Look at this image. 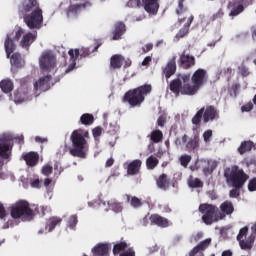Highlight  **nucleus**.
Here are the masks:
<instances>
[{"label":"nucleus","mask_w":256,"mask_h":256,"mask_svg":"<svg viewBox=\"0 0 256 256\" xmlns=\"http://www.w3.org/2000/svg\"><path fill=\"white\" fill-rule=\"evenodd\" d=\"M146 165H147L148 169H155V167H157V165H159V160L155 156H150L146 160Z\"/></svg>","instance_id":"nucleus-46"},{"label":"nucleus","mask_w":256,"mask_h":256,"mask_svg":"<svg viewBox=\"0 0 256 256\" xmlns=\"http://www.w3.org/2000/svg\"><path fill=\"white\" fill-rule=\"evenodd\" d=\"M193 15H191L188 19L187 22L184 24V26L179 30V32L176 34V41H179L180 39H183L185 35L189 33V27H191V23H193Z\"/></svg>","instance_id":"nucleus-27"},{"label":"nucleus","mask_w":256,"mask_h":256,"mask_svg":"<svg viewBox=\"0 0 256 256\" xmlns=\"http://www.w3.org/2000/svg\"><path fill=\"white\" fill-rule=\"evenodd\" d=\"M207 77V71L205 69H198L192 75V83H191V75L190 74H180L177 79L173 80L170 83V90L176 95H195L203 83H205V78Z\"/></svg>","instance_id":"nucleus-1"},{"label":"nucleus","mask_w":256,"mask_h":256,"mask_svg":"<svg viewBox=\"0 0 256 256\" xmlns=\"http://www.w3.org/2000/svg\"><path fill=\"white\" fill-rule=\"evenodd\" d=\"M249 231V228L247 226L240 229L239 234L237 235V241H241L247 237V233Z\"/></svg>","instance_id":"nucleus-51"},{"label":"nucleus","mask_w":256,"mask_h":256,"mask_svg":"<svg viewBox=\"0 0 256 256\" xmlns=\"http://www.w3.org/2000/svg\"><path fill=\"white\" fill-rule=\"evenodd\" d=\"M224 177L227 181V183H231L232 187H235V189H232L230 191V197L237 198L239 197V190L243 185H245V181L249 179L247 174L243 172V170H239V167L232 166L230 168H227L224 171Z\"/></svg>","instance_id":"nucleus-2"},{"label":"nucleus","mask_w":256,"mask_h":256,"mask_svg":"<svg viewBox=\"0 0 256 256\" xmlns=\"http://www.w3.org/2000/svg\"><path fill=\"white\" fill-rule=\"evenodd\" d=\"M24 23L29 29H41L43 27V10L36 8L33 12L24 15Z\"/></svg>","instance_id":"nucleus-9"},{"label":"nucleus","mask_w":256,"mask_h":256,"mask_svg":"<svg viewBox=\"0 0 256 256\" xmlns=\"http://www.w3.org/2000/svg\"><path fill=\"white\" fill-rule=\"evenodd\" d=\"M108 207L110 211H113L114 213H121V211H123V206L116 200H109Z\"/></svg>","instance_id":"nucleus-41"},{"label":"nucleus","mask_w":256,"mask_h":256,"mask_svg":"<svg viewBox=\"0 0 256 256\" xmlns=\"http://www.w3.org/2000/svg\"><path fill=\"white\" fill-rule=\"evenodd\" d=\"M222 256H233V252H231V250H226L222 252Z\"/></svg>","instance_id":"nucleus-64"},{"label":"nucleus","mask_w":256,"mask_h":256,"mask_svg":"<svg viewBox=\"0 0 256 256\" xmlns=\"http://www.w3.org/2000/svg\"><path fill=\"white\" fill-rule=\"evenodd\" d=\"M24 160L26 161V165L29 167H35L39 161V154L29 152L28 154L24 155Z\"/></svg>","instance_id":"nucleus-30"},{"label":"nucleus","mask_w":256,"mask_h":256,"mask_svg":"<svg viewBox=\"0 0 256 256\" xmlns=\"http://www.w3.org/2000/svg\"><path fill=\"white\" fill-rule=\"evenodd\" d=\"M248 190L251 192L256 191V178L249 181Z\"/></svg>","instance_id":"nucleus-57"},{"label":"nucleus","mask_w":256,"mask_h":256,"mask_svg":"<svg viewBox=\"0 0 256 256\" xmlns=\"http://www.w3.org/2000/svg\"><path fill=\"white\" fill-rule=\"evenodd\" d=\"M152 143H161L163 141V132L161 130H153L150 134Z\"/></svg>","instance_id":"nucleus-40"},{"label":"nucleus","mask_w":256,"mask_h":256,"mask_svg":"<svg viewBox=\"0 0 256 256\" xmlns=\"http://www.w3.org/2000/svg\"><path fill=\"white\" fill-rule=\"evenodd\" d=\"M199 136L194 133V137L189 139V136L184 135L182 142L186 145V151H197L199 149Z\"/></svg>","instance_id":"nucleus-17"},{"label":"nucleus","mask_w":256,"mask_h":256,"mask_svg":"<svg viewBox=\"0 0 256 256\" xmlns=\"http://www.w3.org/2000/svg\"><path fill=\"white\" fill-rule=\"evenodd\" d=\"M223 15H225L223 10H218L217 13L213 15V21H215L216 19H223Z\"/></svg>","instance_id":"nucleus-60"},{"label":"nucleus","mask_w":256,"mask_h":256,"mask_svg":"<svg viewBox=\"0 0 256 256\" xmlns=\"http://www.w3.org/2000/svg\"><path fill=\"white\" fill-rule=\"evenodd\" d=\"M11 71H17L21 67H25V59L19 53H13L10 58Z\"/></svg>","instance_id":"nucleus-21"},{"label":"nucleus","mask_w":256,"mask_h":256,"mask_svg":"<svg viewBox=\"0 0 256 256\" xmlns=\"http://www.w3.org/2000/svg\"><path fill=\"white\" fill-rule=\"evenodd\" d=\"M62 221L63 219L59 217H51L50 219L47 220L45 229L38 231V233H51V231H53L55 227H57V225H61Z\"/></svg>","instance_id":"nucleus-24"},{"label":"nucleus","mask_w":256,"mask_h":256,"mask_svg":"<svg viewBox=\"0 0 256 256\" xmlns=\"http://www.w3.org/2000/svg\"><path fill=\"white\" fill-rule=\"evenodd\" d=\"M241 109H242L243 113H249V111L253 110V103H248V104L242 106Z\"/></svg>","instance_id":"nucleus-58"},{"label":"nucleus","mask_w":256,"mask_h":256,"mask_svg":"<svg viewBox=\"0 0 256 256\" xmlns=\"http://www.w3.org/2000/svg\"><path fill=\"white\" fill-rule=\"evenodd\" d=\"M238 73L240 75H242V77H249V75H251V72L249 71V67L245 66L244 63H242L239 67H238Z\"/></svg>","instance_id":"nucleus-49"},{"label":"nucleus","mask_w":256,"mask_h":256,"mask_svg":"<svg viewBox=\"0 0 256 256\" xmlns=\"http://www.w3.org/2000/svg\"><path fill=\"white\" fill-rule=\"evenodd\" d=\"M141 160H134L128 165L127 173L128 175H137L141 169Z\"/></svg>","instance_id":"nucleus-33"},{"label":"nucleus","mask_w":256,"mask_h":256,"mask_svg":"<svg viewBox=\"0 0 256 256\" xmlns=\"http://www.w3.org/2000/svg\"><path fill=\"white\" fill-rule=\"evenodd\" d=\"M149 63H151V56H146L142 61V65L145 67L146 65H149Z\"/></svg>","instance_id":"nucleus-62"},{"label":"nucleus","mask_w":256,"mask_h":256,"mask_svg":"<svg viewBox=\"0 0 256 256\" xmlns=\"http://www.w3.org/2000/svg\"><path fill=\"white\" fill-rule=\"evenodd\" d=\"M123 61H125V58L123 57V55L116 54L111 57L110 65L112 69H121V66L123 65Z\"/></svg>","instance_id":"nucleus-31"},{"label":"nucleus","mask_w":256,"mask_h":256,"mask_svg":"<svg viewBox=\"0 0 256 256\" xmlns=\"http://www.w3.org/2000/svg\"><path fill=\"white\" fill-rule=\"evenodd\" d=\"M233 70L231 69V67H228V68H224V69H219L218 70V73H228V74H231V72H232Z\"/></svg>","instance_id":"nucleus-61"},{"label":"nucleus","mask_w":256,"mask_h":256,"mask_svg":"<svg viewBox=\"0 0 256 256\" xmlns=\"http://www.w3.org/2000/svg\"><path fill=\"white\" fill-rule=\"evenodd\" d=\"M245 5H247V0H232L229 2V17H237V15H241V13L245 11Z\"/></svg>","instance_id":"nucleus-13"},{"label":"nucleus","mask_w":256,"mask_h":256,"mask_svg":"<svg viewBox=\"0 0 256 256\" xmlns=\"http://www.w3.org/2000/svg\"><path fill=\"white\" fill-rule=\"evenodd\" d=\"M53 173V167L49 164H46L42 168V174L45 175L46 177H49Z\"/></svg>","instance_id":"nucleus-53"},{"label":"nucleus","mask_w":256,"mask_h":256,"mask_svg":"<svg viewBox=\"0 0 256 256\" xmlns=\"http://www.w3.org/2000/svg\"><path fill=\"white\" fill-rule=\"evenodd\" d=\"M150 221L153 225H157L158 227H169V220L157 214L151 215Z\"/></svg>","instance_id":"nucleus-28"},{"label":"nucleus","mask_w":256,"mask_h":256,"mask_svg":"<svg viewBox=\"0 0 256 256\" xmlns=\"http://www.w3.org/2000/svg\"><path fill=\"white\" fill-rule=\"evenodd\" d=\"M180 62L183 69H189V67H193V65H195V57L188 54H183L180 57Z\"/></svg>","instance_id":"nucleus-29"},{"label":"nucleus","mask_w":256,"mask_h":256,"mask_svg":"<svg viewBox=\"0 0 256 256\" xmlns=\"http://www.w3.org/2000/svg\"><path fill=\"white\" fill-rule=\"evenodd\" d=\"M6 55L9 58L11 56V53H13L16 49L15 43H13V40L9 38V35H7V39L4 43Z\"/></svg>","instance_id":"nucleus-37"},{"label":"nucleus","mask_w":256,"mask_h":256,"mask_svg":"<svg viewBox=\"0 0 256 256\" xmlns=\"http://www.w3.org/2000/svg\"><path fill=\"white\" fill-rule=\"evenodd\" d=\"M31 187L33 189H39L41 187V182L39 181V178H36L31 182Z\"/></svg>","instance_id":"nucleus-59"},{"label":"nucleus","mask_w":256,"mask_h":256,"mask_svg":"<svg viewBox=\"0 0 256 256\" xmlns=\"http://www.w3.org/2000/svg\"><path fill=\"white\" fill-rule=\"evenodd\" d=\"M253 149V142L251 141H244L241 143L240 147L238 148V152L240 155L247 153V151H251Z\"/></svg>","instance_id":"nucleus-42"},{"label":"nucleus","mask_w":256,"mask_h":256,"mask_svg":"<svg viewBox=\"0 0 256 256\" xmlns=\"http://www.w3.org/2000/svg\"><path fill=\"white\" fill-rule=\"evenodd\" d=\"M130 203L134 207V209H139V207L143 205V203H141V200L137 197H132Z\"/></svg>","instance_id":"nucleus-54"},{"label":"nucleus","mask_w":256,"mask_h":256,"mask_svg":"<svg viewBox=\"0 0 256 256\" xmlns=\"http://www.w3.org/2000/svg\"><path fill=\"white\" fill-rule=\"evenodd\" d=\"M22 9L25 13H32L36 9H41L37 0H24L22 3Z\"/></svg>","instance_id":"nucleus-26"},{"label":"nucleus","mask_w":256,"mask_h":256,"mask_svg":"<svg viewBox=\"0 0 256 256\" xmlns=\"http://www.w3.org/2000/svg\"><path fill=\"white\" fill-rule=\"evenodd\" d=\"M127 31V27L123 22H116L114 24V29L112 31V40L113 41H119L123 35H125V32Z\"/></svg>","instance_id":"nucleus-22"},{"label":"nucleus","mask_w":256,"mask_h":256,"mask_svg":"<svg viewBox=\"0 0 256 256\" xmlns=\"http://www.w3.org/2000/svg\"><path fill=\"white\" fill-rule=\"evenodd\" d=\"M189 187H192L193 189L203 187V182L199 180V178H190L188 181Z\"/></svg>","instance_id":"nucleus-48"},{"label":"nucleus","mask_w":256,"mask_h":256,"mask_svg":"<svg viewBox=\"0 0 256 256\" xmlns=\"http://www.w3.org/2000/svg\"><path fill=\"white\" fill-rule=\"evenodd\" d=\"M199 211L202 213V220L206 225H212L217 221V217H215L217 208H215V206L210 204H201L199 206Z\"/></svg>","instance_id":"nucleus-12"},{"label":"nucleus","mask_w":256,"mask_h":256,"mask_svg":"<svg viewBox=\"0 0 256 256\" xmlns=\"http://www.w3.org/2000/svg\"><path fill=\"white\" fill-rule=\"evenodd\" d=\"M127 6L132 8L143 7V0H129Z\"/></svg>","instance_id":"nucleus-52"},{"label":"nucleus","mask_w":256,"mask_h":256,"mask_svg":"<svg viewBox=\"0 0 256 256\" xmlns=\"http://www.w3.org/2000/svg\"><path fill=\"white\" fill-rule=\"evenodd\" d=\"M200 163H207L208 167H204L203 171L205 173V175H211V173L213 171H215L216 167H217V163L213 160L210 161H205V160H200Z\"/></svg>","instance_id":"nucleus-39"},{"label":"nucleus","mask_w":256,"mask_h":256,"mask_svg":"<svg viewBox=\"0 0 256 256\" xmlns=\"http://www.w3.org/2000/svg\"><path fill=\"white\" fill-rule=\"evenodd\" d=\"M13 149V134L11 132H4L0 134V179H7V175L3 173V160L10 159L11 150Z\"/></svg>","instance_id":"nucleus-4"},{"label":"nucleus","mask_w":256,"mask_h":256,"mask_svg":"<svg viewBox=\"0 0 256 256\" xmlns=\"http://www.w3.org/2000/svg\"><path fill=\"white\" fill-rule=\"evenodd\" d=\"M87 137H89L88 131L74 130L72 132L70 136V140L72 141L70 155H72V157H79L80 159L87 157V153H85V149L88 147Z\"/></svg>","instance_id":"nucleus-3"},{"label":"nucleus","mask_w":256,"mask_h":256,"mask_svg":"<svg viewBox=\"0 0 256 256\" xmlns=\"http://www.w3.org/2000/svg\"><path fill=\"white\" fill-rule=\"evenodd\" d=\"M93 121H95L93 114L85 113L80 117V123L82 125H93Z\"/></svg>","instance_id":"nucleus-43"},{"label":"nucleus","mask_w":256,"mask_h":256,"mask_svg":"<svg viewBox=\"0 0 256 256\" xmlns=\"http://www.w3.org/2000/svg\"><path fill=\"white\" fill-rule=\"evenodd\" d=\"M51 76L46 75L40 77L37 81L34 82V91H48L51 88Z\"/></svg>","instance_id":"nucleus-16"},{"label":"nucleus","mask_w":256,"mask_h":256,"mask_svg":"<svg viewBox=\"0 0 256 256\" xmlns=\"http://www.w3.org/2000/svg\"><path fill=\"white\" fill-rule=\"evenodd\" d=\"M179 161H180V165H182V167H187V165H189V163H191V155L184 154V155L180 156Z\"/></svg>","instance_id":"nucleus-50"},{"label":"nucleus","mask_w":256,"mask_h":256,"mask_svg":"<svg viewBox=\"0 0 256 256\" xmlns=\"http://www.w3.org/2000/svg\"><path fill=\"white\" fill-rule=\"evenodd\" d=\"M39 65L42 71H51L57 65L55 53L51 50L44 51L39 58Z\"/></svg>","instance_id":"nucleus-10"},{"label":"nucleus","mask_w":256,"mask_h":256,"mask_svg":"<svg viewBox=\"0 0 256 256\" xmlns=\"http://www.w3.org/2000/svg\"><path fill=\"white\" fill-rule=\"evenodd\" d=\"M211 137H213L212 130H207L203 133V139L205 143H209V141H211Z\"/></svg>","instance_id":"nucleus-55"},{"label":"nucleus","mask_w":256,"mask_h":256,"mask_svg":"<svg viewBox=\"0 0 256 256\" xmlns=\"http://www.w3.org/2000/svg\"><path fill=\"white\" fill-rule=\"evenodd\" d=\"M151 93V85L140 86L125 94V99L131 107H139L145 101V95Z\"/></svg>","instance_id":"nucleus-6"},{"label":"nucleus","mask_w":256,"mask_h":256,"mask_svg":"<svg viewBox=\"0 0 256 256\" xmlns=\"http://www.w3.org/2000/svg\"><path fill=\"white\" fill-rule=\"evenodd\" d=\"M77 223H79L77 215L73 214L70 217H68L66 221V227L71 231H75V229H77Z\"/></svg>","instance_id":"nucleus-38"},{"label":"nucleus","mask_w":256,"mask_h":256,"mask_svg":"<svg viewBox=\"0 0 256 256\" xmlns=\"http://www.w3.org/2000/svg\"><path fill=\"white\" fill-rule=\"evenodd\" d=\"M203 110L202 119L204 123H211L219 119V110L213 106H207L206 108H201Z\"/></svg>","instance_id":"nucleus-14"},{"label":"nucleus","mask_w":256,"mask_h":256,"mask_svg":"<svg viewBox=\"0 0 256 256\" xmlns=\"http://www.w3.org/2000/svg\"><path fill=\"white\" fill-rule=\"evenodd\" d=\"M158 189L162 191H167L169 189V180L167 179V175L162 174L156 181Z\"/></svg>","instance_id":"nucleus-35"},{"label":"nucleus","mask_w":256,"mask_h":256,"mask_svg":"<svg viewBox=\"0 0 256 256\" xmlns=\"http://www.w3.org/2000/svg\"><path fill=\"white\" fill-rule=\"evenodd\" d=\"M142 7L149 15H157L159 11V2L157 0H142Z\"/></svg>","instance_id":"nucleus-20"},{"label":"nucleus","mask_w":256,"mask_h":256,"mask_svg":"<svg viewBox=\"0 0 256 256\" xmlns=\"http://www.w3.org/2000/svg\"><path fill=\"white\" fill-rule=\"evenodd\" d=\"M203 117V110H199L195 116L192 118V123H193V127L192 130L194 131V133H199L198 129H199V124L201 123V118Z\"/></svg>","instance_id":"nucleus-36"},{"label":"nucleus","mask_w":256,"mask_h":256,"mask_svg":"<svg viewBox=\"0 0 256 256\" xmlns=\"http://www.w3.org/2000/svg\"><path fill=\"white\" fill-rule=\"evenodd\" d=\"M99 49V45L95 46L94 48H83V53L79 51V49H70L68 51V55L70 57L68 67L65 70V73H71L73 69H75L77 65V61H79L80 57H89L91 53L97 51Z\"/></svg>","instance_id":"nucleus-8"},{"label":"nucleus","mask_w":256,"mask_h":256,"mask_svg":"<svg viewBox=\"0 0 256 256\" xmlns=\"http://www.w3.org/2000/svg\"><path fill=\"white\" fill-rule=\"evenodd\" d=\"M13 101L15 105H21L22 103H27L31 101V95H29V90L26 88H19L14 92Z\"/></svg>","instance_id":"nucleus-15"},{"label":"nucleus","mask_w":256,"mask_h":256,"mask_svg":"<svg viewBox=\"0 0 256 256\" xmlns=\"http://www.w3.org/2000/svg\"><path fill=\"white\" fill-rule=\"evenodd\" d=\"M220 209L222 213H226V215H231L233 211H235V208H233V203L226 201L221 206Z\"/></svg>","instance_id":"nucleus-44"},{"label":"nucleus","mask_w":256,"mask_h":256,"mask_svg":"<svg viewBox=\"0 0 256 256\" xmlns=\"http://www.w3.org/2000/svg\"><path fill=\"white\" fill-rule=\"evenodd\" d=\"M102 133H103V128L101 127H96L92 130V135L95 138L101 137Z\"/></svg>","instance_id":"nucleus-56"},{"label":"nucleus","mask_w":256,"mask_h":256,"mask_svg":"<svg viewBox=\"0 0 256 256\" xmlns=\"http://www.w3.org/2000/svg\"><path fill=\"white\" fill-rule=\"evenodd\" d=\"M109 202H105V201H102V200H93L91 202H88V207H91L92 209H97V208H101V209H104V211H110L111 208H109V205H108Z\"/></svg>","instance_id":"nucleus-34"},{"label":"nucleus","mask_w":256,"mask_h":256,"mask_svg":"<svg viewBox=\"0 0 256 256\" xmlns=\"http://www.w3.org/2000/svg\"><path fill=\"white\" fill-rule=\"evenodd\" d=\"M209 245H211V238L200 242L196 247L193 248L189 256H203V254H201V251H205V249H207Z\"/></svg>","instance_id":"nucleus-25"},{"label":"nucleus","mask_w":256,"mask_h":256,"mask_svg":"<svg viewBox=\"0 0 256 256\" xmlns=\"http://www.w3.org/2000/svg\"><path fill=\"white\" fill-rule=\"evenodd\" d=\"M183 3H185V0H178V9L176 10V13L178 15V20L183 21V13H185V8L183 7Z\"/></svg>","instance_id":"nucleus-47"},{"label":"nucleus","mask_w":256,"mask_h":256,"mask_svg":"<svg viewBox=\"0 0 256 256\" xmlns=\"http://www.w3.org/2000/svg\"><path fill=\"white\" fill-rule=\"evenodd\" d=\"M111 245L109 243H98L92 248L93 256H109Z\"/></svg>","instance_id":"nucleus-19"},{"label":"nucleus","mask_w":256,"mask_h":256,"mask_svg":"<svg viewBox=\"0 0 256 256\" xmlns=\"http://www.w3.org/2000/svg\"><path fill=\"white\" fill-rule=\"evenodd\" d=\"M176 59L177 56H173V58L170 59L167 65L163 68V75L166 77V79H169L172 77V75H175V71H177V63L175 62Z\"/></svg>","instance_id":"nucleus-23"},{"label":"nucleus","mask_w":256,"mask_h":256,"mask_svg":"<svg viewBox=\"0 0 256 256\" xmlns=\"http://www.w3.org/2000/svg\"><path fill=\"white\" fill-rule=\"evenodd\" d=\"M239 241V245L241 247V249H243L244 251H247V249H251V247H253V239L252 238H247V239H242V240H238Z\"/></svg>","instance_id":"nucleus-45"},{"label":"nucleus","mask_w":256,"mask_h":256,"mask_svg":"<svg viewBox=\"0 0 256 256\" xmlns=\"http://www.w3.org/2000/svg\"><path fill=\"white\" fill-rule=\"evenodd\" d=\"M10 215L12 219H21V221H31L33 219V210L29 202L20 200L13 204L10 208Z\"/></svg>","instance_id":"nucleus-5"},{"label":"nucleus","mask_w":256,"mask_h":256,"mask_svg":"<svg viewBox=\"0 0 256 256\" xmlns=\"http://www.w3.org/2000/svg\"><path fill=\"white\" fill-rule=\"evenodd\" d=\"M13 81L9 78H5L2 81H0V89L3 91L6 95L11 93L13 91Z\"/></svg>","instance_id":"nucleus-32"},{"label":"nucleus","mask_w":256,"mask_h":256,"mask_svg":"<svg viewBox=\"0 0 256 256\" xmlns=\"http://www.w3.org/2000/svg\"><path fill=\"white\" fill-rule=\"evenodd\" d=\"M125 249H127V243L121 242V243L115 244L113 248V254L114 255L120 254V256H135V250H133V248H130L128 250H125Z\"/></svg>","instance_id":"nucleus-18"},{"label":"nucleus","mask_w":256,"mask_h":256,"mask_svg":"<svg viewBox=\"0 0 256 256\" xmlns=\"http://www.w3.org/2000/svg\"><path fill=\"white\" fill-rule=\"evenodd\" d=\"M89 7H91L90 1L77 4V3H72L69 0H65L60 4L61 11H65L66 17H68V19H75V17H77V15L81 13L82 9H89Z\"/></svg>","instance_id":"nucleus-7"},{"label":"nucleus","mask_w":256,"mask_h":256,"mask_svg":"<svg viewBox=\"0 0 256 256\" xmlns=\"http://www.w3.org/2000/svg\"><path fill=\"white\" fill-rule=\"evenodd\" d=\"M3 217H5V207L0 203V219H3Z\"/></svg>","instance_id":"nucleus-63"},{"label":"nucleus","mask_w":256,"mask_h":256,"mask_svg":"<svg viewBox=\"0 0 256 256\" xmlns=\"http://www.w3.org/2000/svg\"><path fill=\"white\" fill-rule=\"evenodd\" d=\"M14 39L16 41H19V39H21L20 47H22V49H29V47H31V45H33V43L35 42V39H37V33L28 32L25 34V30L23 28H19L15 33Z\"/></svg>","instance_id":"nucleus-11"}]
</instances>
